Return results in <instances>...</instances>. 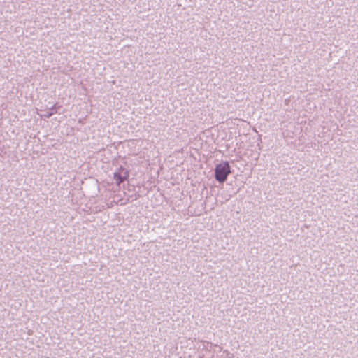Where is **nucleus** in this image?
Segmentation results:
<instances>
[{
  "mask_svg": "<svg viewBox=\"0 0 358 358\" xmlns=\"http://www.w3.org/2000/svg\"><path fill=\"white\" fill-rule=\"evenodd\" d=\"M231 173V167L227 162L217 164L215 170V179L220 182L226 181L228 176Z\"/></svg>",
  "mask_w": 358,
  "mask_h": 358,
  "instance_id": "obj_1",
  "label": "nucleus"
},
{
  "mask_svg": "<svg viewBox=\"0 0 358 358\" xmlns=\"http://www.w3.org/2000/svg\"><path fill=\"white\" fill-rule=\"evenodd\" d=\"M129 177V172L127 171H124V175L122 176L120 173H114V178L117 185L124 182Z\"/></svg>",
  "mask_w": 358,
  "mask_h": 358,
  "instance_id": "obj_2",
  "label": "nucleus"
}]
</instances>
